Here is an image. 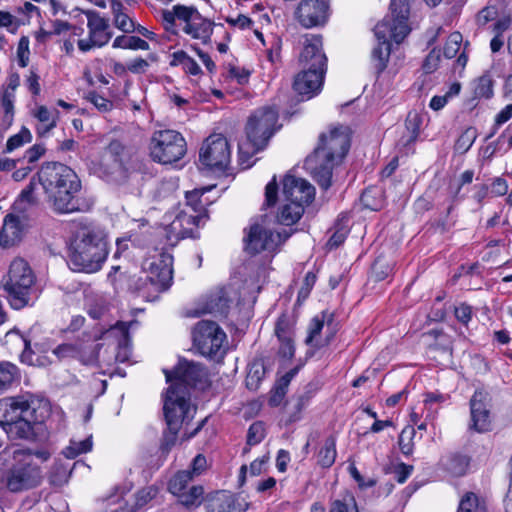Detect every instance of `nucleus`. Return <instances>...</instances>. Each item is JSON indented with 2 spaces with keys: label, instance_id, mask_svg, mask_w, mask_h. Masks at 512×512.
Here are the masks:
<instances>
[{
  "label": "nucleus",
  "instance_id": "53",
  "mask_svg": "<svg viewBox=\"0 0 512 512\" xmlns=\"http://www.w3.org/2000/svg\"><path fill=\"white\" fill-rule=\"evenodd\" d=\"M85 99L92 103L99 112L106 113L112 110L114 104L111 100L99 95L96 91H90L86 94Z\"/></svg>",
  "mask_w": 512,
  "mask_h": 512
},
{
  "label": "nucleus",
  "instance_id": "8",
  "mask_svg": "<svg viewBox=\"0 0 512 512\" xmlns=\"http://www.w3.org/2000/svg\"><path fill=\"white\" fill-rule=\"evenodd\" d=\"M34 282L35 275L28 262L22 258L14 259L4 280V289L14 309H21L28 304Z\"/></svg>",
  "mask_w": 512,
  "mask_h": 512
},
{
  "label": "nucleus",
  "instance_id": "41",
  "mask_svg": "<svg viewBox=\"0 0 512 512\" xmlns=\"http://www.w3.org/2000/svg\"><path fill=\"white\" fill-rule=\"evenodd\" d=\"M19 378V370L10 362H0V394L7 391Z\"/></svg>",
  "mask_w": 512,
  "mask_h": 512
},
{
  "label": "nucleus",
  "instance_id": "37",
  "mask_svg": "<svg viewBox=\"0 0 512 512\" xmlns=\"http://www.w3.org/2000/svg\"><path fill=\"white\" fill-rule=\"evenodd\" d=\"M266 373L264 362L260 359H256L249 364L248 372L246 376V387L249 390L256 391L261 381L263 380Z\"/></svg>",
  "mask_w": 512,
  "mask_h": 512
},
{
  "label": "nucleus",
  "instance_id": "49",
  "mask_svg": "<svg viewBox=\"0 0 512 512\" xmlns=\"http://www.w3.org/2000/svg\"><path fill=\"white\" fill-rule=\"evenodd\" d=\"M415 433L416 432L413 427L407 426L401 431V433L399 435V439H398L399 448H400L401 452L406 456H409L413 453V448H414L413 438L415 436Z\"/></svg>",
  "mask_w": 512,
  "mask_h": 512
},
{
  "label": "nucleus",
  "instance_id": "24",
  "mask_svg": "<svg viewBox=\"0 0 512 512\" xmlns=\"http://www.w3.org/2000/svg\"><path fill=\"white\" fill-rule=\"evenodd\" d=\"M207 512H246L249 503L241 496L217 492L206 500Z\"/></svg>",
  "mask_w": 512,
  "mask_h": 512
},
{
  "label": "nucleus",
  "instance_id": "11",
  "mask_svg": "<svg viewBox=\"0 0 512 512\" xmlns=\"http://www.w3.org/2000/svg\"><path fill=\"white\" fill-rule=\"evenodd\" d=\"M186 153L183 136L174 130H159L153 133L150 141V156L160 164H172Z\"/></svg>",
  "mask_w": 512,
  "mask_h": 512
},
{
  "label": "nucleus",
  "instance_id": "9",
  "mask_svg": "<svg viewBox=\"0 0 512 512\" xmlns=\"http://www.w3.org/2000/svg\"><path fill=\"white\" fill-rule=\"evenodd\" d=\"M172 265L173 257L168 253H160L147 259L143 264L145 278L139 277L134 284L130 285V288L142 293H145L148 285L157 292L167 290L173 279Z\"/></svg>",
  "mask_w": 512,
  "mask_h": 512
},
{
  "label": "nucleus",
  "instance_id": "3",
  "mask_svg": "<svg viewBox=\"0 0 512 512\" xmlns=\"http://www.w3.org/2000/svg\"><path fill=\"white\" fill-rule=\"evenodd\" d=\"M390 14L374 28L378 45L372 50L371 59L377 73L383 72L391 53L388 37L400 43L410 33L408 25L409 4L407 0H391Z\"/></svg>",
  "mask_w": 512,
  "mask_h": 512
},
{
  "label": "nucleus",
  "instance_id": "35",
  "mask_svg": "<svg viewBox=\"0 0 512 512\" xmlns=\"http://www.w3.org/2000/svg\"><path fill=\"white\" fill-rule=\"evenodd\" d=\"M470 458L460 453H451L441 459V464L453 476H463L469 466Z\"/></svg>",
  "mask_w": 512,
  "mask_h": 512
},
{
  "label": "nucleus",
  "instance_id": "34",
  "mask_svg": "<svg viewBox=\"0 0 512 512\" xmlns=\"http://www.w3.org/2000/svg\"><path fill=\"white\" fill-rule=\"evenodd\" d=\"M231 300L224 289H219L208 298L204 313H211L219 316H226L230 307Z\"/></svg>",
  "mask_w": 512,
  "mask_h": 512
},
{
  "label": "nucleus",
  "instance_id": "57",
  "mask_svg": "<svg viewBox=\"0 0 512 512\" xmlns=\"http://www.w3.org/2000/svg\"><path fill=\"white\" fill-rule=\"evenodd\" d=\"M278 341L280 345L278 348L277 356L284 361L292 360L295 355V345L293 337L287 339H278Z\"/></svg>",
  "mask_w": 512,
  "mask_h": 512
},
{
  "label": "nucleus",
  "instance_id": "58",
  "mask_svg": "<svg viewBox=\"0 0 512 512\" xmlns=\"http://www.w3.org/2000/svg\"><path fill=\"white\" fill-rule=\"evenodd\" d=\"M158 494V488L155 486H148L139 490L136 494L135 507L141 508L146 505L149 501L154 499Z\"/></svg>",
  "mask_w": 512,
  "mask_h": 512
},
{
  "label": "nucleus",
  "instance_id": "56",
  "mask_svg": "<svg viewBox=\"0 0 512 512\" xmlns=\"http://www.w3.org/2000/svg\"><path fill=\"white\" fill-rule=\"evenodd\" d=\"M275 335L278 339L293 337V328L287 315L282 314L275 325Z\"/></svg>",
  "mask_w": 512,
  "mask_h": 512
},
{
  "label": "nucleus",
  "instance_id": "17",
  "mask_svg": "<svg viewBox=\"0 0 512 512\" xmlns=\"http://www.w3.org/2000/svg\"><path fill=\"white\" fill-rule=\"evenodd\" d=\"M88 22L87 27L89 30V38L78 40V48L82 52H87L91 48L97 46L102 47L106 45L112 37V33L108 31V19L103 18L96 11L85 12Z\"/></svg>",
  "mask_w": 512,
  "mask_h": 512
},
{
  "label": "nucleus",
  "instance_id": "43",
  "mask_svg": "<svg viewBox=\"0 0 512 512\" xmlns=\"http://www.w3.org/2000/svg\"><path fill=\"white\" fill-rule=\"evenodd\" d=\"M204 494V490L202 486H192L188 491H184L181 494H176L179 502L189 508L193 506H198L202 502V497Z\"/></svg>",
  "mask_w": 512,
  "mask_h": 512
},
{
  "label": "nucleus",
  "instance_id": "55",
  "mask_svg": "<svg viewBox=\"0 0 512 512\" xmlns=\"http://www.w3.org/2000/svg\"><path fill=\"white\" fill-rule=\"evenodd\" d=\"M461 43L462 35L459 32L450 34L444 46V56L449 59L454 58L460 49Z\"/></svg>",
  "mask_w": 512,
  "mask_h": 512
},
{
  "label": "nucleus",
  "instance_id": "29",
  "mask_svg": "<svg viewBox=\"0 0 512 512\" xmlns=\"http://www.w3.org/2000/svg\"><path fill=\"white\" fill-rule=\"evenodd\" d=\"M201 14L194 6L175 5L172 10H163L162 19L166 30H171L175 26L176 20L188 26L191 21H194Z\"/></svg>",
  "mask_w": 512,
  "mask_h": 512
},
{
  "label": "nucleus",
  "instance_id": "59",
  "mask_svg": "<svg viewBox=\"0 0 512 512\" xmlns=\"http://www.w3.org/2000/svg\"><path fill=\"white\" fill-rule=\"evenodd\" d=\"M478 497L473 492H467L460 500L457 512H475L478 507Z\"/></svg>",
  "mask_w": 512,
  "mask_h": 512
},
{
  "label": "nucleus",
  "instance_id": "46",
  "mask_svg": "<svg viewBox=\"0 0 512 512\" xmlns=\"http://www.w3.org/2000/svg\"><path fill=\"white\" fill-rule=\"evenodd\" d=\"M92 449L91 436L81 441H70V445L63 450V455L68 459H74L78 455L87 453Z\"/></svg>",
  "mask_w": 512,
  "mask_h": 512
},
{
  "label": "nucleus",
  "instance_id": "52",
  "mask_svg": "<svg viewBox=\"0 0 512 512\" xmlns=\"http://www.w3.org/2000/svg\"><path fill=\"white\" fill-rule=\"evenodd\" d=\"M420 118L417 113H409L406 121L405 126L407 130L409 131V136L404 145H409L411 143H414L419 135V129H420Z\"/></svg>",
  "mask_w": 512,
  "mask_h": 512
},
{
  "label": "nucleus",
  "instance_id": "20",
  "mask_svg": "<svg viewBox=\"0 0 512 512\" xmlns=\"http://www.w3.org/2000/svg\"><path fill=\"white\" fill-rule=\"evenodd\" d=\"M489 393L483 389H477L470 399L471 425L470 429L483 433L491 430V418L489 409Z\"/></svg>",
  "mask_w": 512,
  "mask_h": 512
},
{
  "label": "nucleus",
  "instance_id": "10",
  "mask_svg": "<svg viewBox=\"0 0 512 512\" xmlns=\"http://www.w3.org/2000/svg\"><path fill=\"white\" fill-rule=\"evenodd\" d=\"M81 181L78 175L73 171L67 180L62 182L61 186L49 195L46 200L51 208L62 214L73 212H84L90 209V204L80 197Z\"/></svg>",
  "mask_w": 512,
  "mask_h": 512
},
{
  "label": "nucleus",
  "instance_id": "51",
  "mask_svg": "<svg viewBox=\"0 0 512 512\" xmlns=\"http://www.w3.org/2000/svg\"><path fill=\"white\" fill-rule=\"evenodd\" d=\"M476 137V130L472 127L467 128L457 139L455 150L460 153H466L473 145Z\"/></svg>",
  "mask_w": 512,
  "mask_h": 512
},
{
  "label": "nucleus",
  "instance_id": "6",
  "mask_svg": "<svg viewBox=\"0 0 512 512\" xmlns=\"http://www.w3.org/2000/svg\"><path fill=\"white\" fill-rule=\"evenodd\" d=\"M134 149L119 139H111L102 149L98 173L108 182L124 183L134 168Z\"/></svg>",
  "mask_w": 512,
  "mask_h": 512
},
{
  "label": "nucleus",
  "instance_id": "33",
  "mask_svg": "<svg viewBox=\"0 0 512 512\" xmlns=\"http://www.w3.org/2000/svg\"><path fill=\"white\" fill-rule=\"evenodd\" d=\"M183 31L193 39H199L206 44L211 39L213 24L200 15L194 21H191L188 26H184Z\"/></svg>",
  "mask_w": 512,
  "mask_h": 512
},
{
  "label": "nucleus",
  "instance_id": "5",
  "mask_svg": "<svg viewBox=\"0 0 512 512\" xmlns=\"http://www.w3.org/2000/svg\"><path fill=\"white\" fill-rule=\"evenodd\" d=\"M10 457L11 462L2 476V481L10 492H24L41 485L43 471L33 459L31 449H15Z\"/></svg>",
  "mask_w": 512,
  "mask_h": 512
},
{
  "label": "nucleus",
  "instance_id": "63",
  "mask_svg": "<svg viewBox=\"0 0 512 512\" xmlns=\"http://www.w3.org/2000/svg\"><path fill=\"white\" fill-rule=\"evenodd\" d=\"M512 117V104H509L507 105L505 108H503L497 115H496V118H495V125H494V128L492 130V132L487 136L486 139H489L491 138L497 128L504 124L505 122H507L510 118Z\"/></svg>",
  "mask_w": 512,
  "mask_h": 512
},
{
  "label": "nucleus",
  "instance_id": "23",
  "mask_svg": "<svg viewBox=\"0 0 512 512\" xmlns=\"http://www.w3.org/2000/svg\"><path fill=\"white\" fill-rule=\"evenodd\" d=\"M322 47L323 43L320 35H313L310 38H306L304 48L299 59L303 68H315L326 71L327 57L323 52Z\"/></svg>",
  "mask_w": 512,
  "mask_h": 512
},
{
  "label": "nucleus",
  "instance_id": "45",
  "mask_svg": "<svg viewBox=\"0 0 512 512\" xmlns=\"http://www.w3.org/2000/svg\"><path fill=\"white\" fill-rule=\"evenodd\" d=\"M361 202L364 207L378 211L383 205L382 192L377 188H368L361 195Z\"/></svg>",
  "mask_w": 512,
  "mask_h": 512
},
{
  "label": "nucleus",
  "instance_id": "62",
  "mask_svg": "<svg viewBox=\"0 0 512 512\" xmlns=\"http://www.w3.org/2000/svg\"><path fill=\"white\" fill-rule=\"evenodd\" d=\"M107 305L104 299L99 298L88 304V315L93 319H100L107 312Z\"/></svg>",
  "mask_w": 512,
  "mask_h": 512
},
{
  "label": "nucleus",
  "instance_id": "4",
  "mask_svg": "<svg viewBox=\"0 0 512 512\" xmlns=\"http://www.w3.org/2000/svg\"><path fill=\"white\" fill-rule=\"evenodd\" d=\"M108 253L105 231L96 226H84L75 234L69 263L75 271L94 273L101 269Z\"/></svg>",
  "mask_w": 512,
  "mask_h": 512
},
{
  "label": "nucleus",
  "instance_id": "40",
  "mask_svg": "<svg viewBox=\"0 0 512 512\" xmlns=\"http://www.w3.org/2000/svg\"><path fill=\"white\" fill-rule=\"evenodd\" d=\"M304 213V207L300 204L287 202L284 204L277 216L280 224L290 226L296 223Z\"/></svg>",
  "mask_w": 512,
  "mask_h": 512
},
{
  "label": "nucleus",
  "instance_id": "14",
  "mask_svg": "<svg viewBox=\"0 0 512 512\" xmlns=\"http://www.w3.org/2000/svg\"><path fill=\"white\" fill-rule=\"evenodd\" d=\"M231 159L230 146L221 134L210 135L202 144L199 160L210 170L224 171Z\"/></svg>",
  "mask_w": 512,
  "mask_h": 512
},
{
  "label": "nucleus",
  "instance_id": "18",
  "mask_svg": "<svg viewBox=\"0 0 512 512\" xmlns=\"http://www.w3.org/2000/svg\"><path fill=\"white\" fill-rule=\"evenodd\" d=\"M207 215L205 213L188 214L185 211L180 212L172 223L165 229L166 238L173 244L179 239L197 237V228Z\"/></svg>",
  "mask_w": 512,
  "mask_h": 512
},
{
  "label": "nucleus",
  "instance_id": "1",
  "mask_svg": "<svg viewBox=\"0 0 512 512\" xmlns=\"http://www.w3.org/2000/svg\"><path fill=\"white\" fill-rule=\"evenodd\" d=\"M351 146V129L342 124L331 125L319 135L318 145L305 160V167L323 190L332 185L335 167L342 164Z\"/></svg>",
  "mask_w": 512,
  "mask_h": 512
},
{
  "label": "nucleus",
  "instance_id": "48",
  "mask_svg": "<svg viewBox=\"0 0 512 512\" xmlns=\"http://www.w3.org/2000/svg\"><path fill=\"white\" fill-rule=\"evenodd\" d=\"M113 11L115 13V26L126 33H131L135 31L134 22L129 18L128 15L122 13L120 10L122 9L121 3H115L112 6Z\"/></svg>",
  "mask_w": 512,
  "mask_h": 512
},
{
  "label": "nucleus",
  "instance_id": "31",
  "mask_svg": "<svg viewBox=\"0 0 512 512\" xmlns=\"http://www.w3.org/2000/svg\"><path fill=\"white\" fill-rule=\"evenodd\" d=\"M137 324V321H131L129 323L118 321L109 328L102 330L100 334H95V340H115L118 347L126 346L129 341V328Z\"/></svg>",
  "mask_w": 512,
  "mask_h": 512
},
{
  "label": "nucleus",
  "instance_id": "13",
  "mask_svg": "<svg viewBox=\"0 0 512 512\" xmlns=\"http://www.w3.org/2000/svg\"><path fill=\"white\" fill-rule=\"evenodd\" d=\"M226 334L214 321H199L193 329V342L199 352L207 357L223 356Z\"/></svg>",
  "mask_w": 512,
  "mask_h": 512
},
{
  "label": "nucleus",
  "instance_id": "50",
  "mask_svg": "<svg viewBox=\"0 0 512 512\" xmlns=\"http://www.w3.org/2000/svg\"><path fill=\"white\" fill-rule=\"evenodd\" d=\"M475 96L478 98H490L493 95V80L490 74L486 73L480 76L477 80Z\"/></svg>",
  "mask_w": 512,
  "mask_h": 512
},
{
  "label": "nucleus",
  "instance_id": "19",
  "mask_svg": "<svg viewBox=\"0 0 512 512\" xmlns=\"http://www.w3.org/2000/svg\"><path fill=\"white\" fill-rule=\"evenodd\" d=\"M73 169L60 162H46L42 164L36 176L38 183L42 186L46 198L51 195L62 182L71 176Z\"/></svg>",
  "mask_w": 512,
  "mask_h": 512
},
{
  "label": "nucleus",
  "instance_id": "12",
  "mask_svg": "<svg viewBox=\"0 0 512 512\" xmlns=\"http://www.w3.org/2000/svg\"><path fill=\"white\" fill-rule=\"evenodd\" d=\"M163 372L170 385L179 387L177 390L183 388L189 391L191 387L205 390L210 386L208 370L200 363L181 359L174 369H164Z\"/></svg>",
  "mask_w": 512,
  "mask_h": 512
},
{
  "label": "nucleus",
  "instance_id": "47",
  "mask_svg": "<svg viewBox=\"0 0 512 512\" xmlns=\"http://www.w3.org/2000/svg\"><path fill=\"white\" fill-rule=\"evenodd\" d=\"M32 141V134L26 127H22L19 133L11 136L6 143V148L4 152L11 153L15 149L23 146L26 143H30Z\"/></svg>",
  "mask_w": 512,
  "mask_h": 512
},
{
  "label": "nucleus",
  "instance_id": "30",
  "mask_svg": "<svg viewBox=\"0 0 512 512\" xmlns=\"http://www.w3.org/2000/svg\"><path fill=\"white\" fill-rule=\"evenodd\" d=\"M23 233L24 229L19 218L14 214L6 215L0 230V246L3 248L14 246L20 242Z\"/></svg>",
  "mask_w": 512,
  "mask_h": 512
},
{
  "label": "nucleus",
  "instance_id": "64",
  "mask_svg": "<svg viewBox=\"0 0 512 512\" xmlns=\"http://www.w3.org/2000/svg\"><path fill=\"white\" fill-rule=\"evenodd\" d=\"M439 62L440 52L436 49H433L425 58L423 63V70L425 73H432L437 69Z\"/></svg>",
  "mask_w": 512,
  "mask_h": 512
},
{
  "label": "nucleus",
  "instance_id": "2",
  "mask_svg": "<svg viewBox=\"0 0 512 512\" xmlns=\"http://www.w3.org/2000/svg\"><path fill=\"white\" fill-rule=\"evenodd\" d=\"M49 414L48 404L32 395L0 399V425L12 440H32Z\"/></svg>",
  "mask_w": 512,
  "mask_h": 512
},
{
  "label": "nucleus",
  "instance_id": "54",
  "mask_svg": "<svg viewBox=\"0 0 512 512\" xmlns=\"http://www.w3.org/2000/svg\"><path fill=\"white\" fill-rule=\"evenodd\" d=\"M265 437V426L261 421L252 423L247 433V444L256 445L259 444Z\"/></svg>",
  "mask_w": 512,
  "mask_h": 512
},
{
  "label": "nucleus",
  "instance_id": "60",
  "mask_svg": "<svg viewBox=\"0 0 512 512\" xmlns=\"http://www.w3.org/2000/svg\"><path fill=\"white\" fill-rule=\"evenodd\" d=\"M29 38L22 36L17 47L18 63L21 67H26L29 63Z\"/></svg>",
  "mask_w": 512,
  "mask_h": 512
},
{
  "label": "nucleus",
  "instance_id": "16",
  "mask_svg": "<svg viewBox=\"0 0 512 512\" xmlns=\"http://www.w3.org/2000/svg\"><path fill=\"white\" fill-rule=\"evenodd\" d=\"M330 6L326 0H302L295 11L297 21L305 28L324 26Z\"/></svg>",
  "mask_w": 512,
  "mask_h": 512
},
{
  "label": "nucleus",
  "instance_id": "15",
  "mask_svg": "<svg viewBox=\"0 0 512 512\" xmlns=\"http://www.w3.org/2000/svg\"><path fill=\"white\" fill-rule=\"evenodd\" d=\"M291 235L285 229L282 231H272L262 225L253 224L244 238L245 249L250 254H257L261 251H274L280 244L285 242Z\"/></svg>",
  "mask_w": 512,
  "mask_h": 512
},
{
  "label": "nucleus",
  "instance_id": "36",
  "mask_svg": "<svg viewBox=\"0 0 512 512\" xmlns=\"http://www.w3.org/2000/svg\"><path fill=\"white\" fill-rule=\"evenodd\" d=\"M36 177L31 178L29 184L22 190L19 197L13 204L14 211L18 213H26L31 207L36 206L38 203L37 197L34 195V190L38 183Z\"/></svg>",
  "mask_w": 512,
  "mask_h": 512
},
{
  "label": "nucleus",
  "instance_id": "27",
  "mask_svg": "<svg viewBox=\"0 0 512 512\" xmlns=\"http://www.w3.org/2000/svg\"><path fill=\"white\" fill-rule=\"evenodd\" d=\"M324 325L327 328V336L323 345H328L338 330V324L334 322V314L328 311H323L321 316H315L310 324L309 335L305 342L308 345H312L315 337L320 334ZM316 346H322V344H316Z\"/></svg>",
  "mask_w": 512,
  "mask_h": 512
},
{
  "label": "nucleus",
  "instance_id": "44",
  "mask_svg": "<svg viewBox=\"0 0 512 512\" xmlns=\"http://www.w3.org/2000/svg\"><path fill=\"white\" fill-rule=\"evenodd\" d=\"M193 479L190 470L179 471L169 481L168 489L173 494H181L186 491L188 483Z\"/></svg>",
  "mask_w": 512,
  "mask_h": 512
},
{
  "label": "nucleus",
  "instance_id": "7",
  "mask_svg": "<svg viewBox=\"0 0 512 512\" xmlns=\"http://www.w3.org/2000/svg\"><path fill=\"white\" fill-rule=\"evenodd\" d=\"M278 121V111L271 107L259 109L252 114L246 125L247 143L239 146L240 154L244 153L245 146L248 154H254L264 149L275 133Z\"/></svg>",
  "mask_w": 512,
  "mask_h": 512
},
{
  "label": "nucleus",
  "instance_id": "42",
  "mask_svg": "<svg viewBox=\"0 0 512 512\" xmlns=\"http://www.w3.org/2000/svg\"><path fill=\"white\" fill-rule=\"evenodd\" d=\"M114 48L132 49V50H148L149 44L147 41L137 36H118L113 42Z\"/></svg>",
  "mask_w": 512,
  "mask_h": 512
},
{
  "label": "nucleus",
  "instance_id": "28",
  "mask_svg": "<svg viewBox=\"0 0 512 512\" xmlns=\"http://www.w3.org/2000/svg\"><path fill=\"white\" fill-rule=\"evenodd\" d=\"M179 388L177 385H169L167 388L166 394L164 396V405L163 410L165 409L167 401L170 399L177 408L174 410V413L176 415H181V410L178 408L179 406H183L182 410L185 411V415L183 418V424L189 422L195 414V407H193L190 403V391L187 389L180 388V390H177Z\"/></svg>",
  "mask_w": 512,
  "mask_h": 512
},
{
  "label": "nucleus",
  "instance_id": "26",
  "mask_svg": "<svg viewBox=\"0 0 512 512\" xmlns=\"http://www.w3.org/2000/svg\"><path fill=\"white\" fill-rule=\"evenodd\" d=\"M103 344L97 343L89 348V351L79 352L75 345L70 343H64L58 345L54 350L53 354L58 359L65 358H76L80 357V360L86 365H96L99 362V352Z\"/></svg>",
  "mask_w": 512,
  "mask_h": 512
},
{
  "label": "nucleus",
  "instance_id": "38",
  "mask_svg": "<svg viewBox=\"0 0 512 512\" xmlns=\"http://www.w3.org/2000/svg\"><path fill=\"white\" fill-rule=\"evenodd\" d=\"M336 455V440L333 436H329L318 452L317 463L323 468H329L334 464Z\"/></svg>",
  "mask_w": 512,
  "mask_h": 512
},
{
  "label": "nucleus",
  "instance_id": "32",
  "mask_svg": "<svg viewBox=\"0 0 512 512\" xmlns=\"http://www.w3.org/2000/svg\"><path fill=\"white\" fill-rule=\"evenodd\" d=\"M5 345L10 346L12 349L20 350L22 349V353L20 355L21 361L23 363L33 365L34 364V353L30 346V341L25 338L20 332L16 329L10 330L5 334Z\"/></svg>",
  "mask_w": 512,
  "mask_h": 512
},
{
  "label": "nucleus",
  "instance_id": "22",
  "mask_svg": "<svg viewBox=\"0 0 512 512\" xmlns=\"http://www.w3.org/2000/svg\"><path fill=\"white\" fill-rule=\"evenodd\" d=\"M183 406H179L178 408L181 410V415H176L174 410L177 408L175 404L169 399L166 403L164 409V417L167 425V430L164 431L162 441H161V450L163 453H168L171 448L176 444L178 433L183 425V417L185 415V411L182 410Z\"/></svg>",
  "mask_w": 512,
  "mask_h": 512
},
{
  "label": "nucleus",
  "instance_id": "25",
  "mask_svg": "<svg viewBox=\"0 0 512 512\" xmlns=\"http://www.w3.org/2000/svg\"><path fill=\"white\" fill-rule=\"evenodd\" d=\"M325 72L322 69L303 68V71L295 77L294 90L307 98L313 97L321 90Z\"/></svg>",
  "mask_w": 512,
  "mask_h": 512
},
{
  "label": "nucleus",
  "instance_id": "39",
  "mask_svg": "<svg viewBox=\"0 0 512 512\" xmlns=\"http://www.w3.org/2000/svg\"><path fill=\"white\" fill-rule=\"evenodd\" d=\"M71 473L72 468L68 464L57 460L50 469L48 479L51 485L60 487L68 482Z\"/></svg>",
  "mask_w": 512,
  "mask_h": 512
},
{
  "label": "nucleus",
  "instance_id": "61",
  "mask_svg": "<svg viewBox=\"0 0 512 512\" xmlns=\"http://www.w3.org/2000/svg\"><path fill=\"white\" fill-rule=\"evenodd\" d=\"M497 16V7L494 5H488L478 12L476 21L479 26H485L488 22L496 19Z\"/></svg>",
  "mask_w": 512,
  "mask_h": 512
},
{
  "label": "nucleus",
  "instance_id": "21",
  "mask_svg": "<svg viewBox=\"0 0 512 512\" xmlns=\"http://www.w3.org/2000/svg\"><path fill=\"white\" fill-rule=\"evenodd\" d=\"M283 195L287 202L304 207L314 199L315 188L305 179L286 175L283 180Z\"/></svg>",
  "mask_w": 512,
  "mask_h": 512
}]
</instances>
